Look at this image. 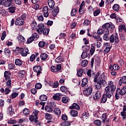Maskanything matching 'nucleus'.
Masks as SVG:
<instances>
[{
    "label": "nucleus",
    "instance_id": "7ed1b4c3",
    "mask_svg": "<svg viewBox=\"0 0 126 126\" xmlns=\"http://www.w3.org/2000/svg\"><path fill=\"white\" fill-rule=\"evenodd\" d=\"M126 93V86H124L121 90L117 88L115 97L117 100H119V98L121 97V95H125Z\"/></svg>",
    "mask_w": 126,
    "mask_h": 126
},
{
    "label": "nucleus",
    "instance_id": "a878e982",
    "mask_svg": "<svg viewBox=\"0 0 126 126\" xmlns=\"http://www.w3.org/2000/svg\"><path fill=\"white\" fill-rule=\"evenodd\" d=\"M54 112L55 115H57V116H60L61 114H62V111H61V109L60 108H55L54 109Z\"/></svg>",
    "mask_w": 126,
    "mask_h": 126
},
{
    "label": "nucleus",
    "instance_id": "6e6552de",
    "mask_svg": "<svg viewBox=\"0 0 126 126\" xmlns=\"http://www.w3.org/2000/svg\"><path fill=\"white\" fill-rule=\"evenodd\" d=\"M92 92H93V88L92 87H90L86 90L83 91V94L85 96L88 97V96H90L91 94H92Z\"/></svg>",
    "mask_w": 126,
    "mask_h": 126
},
{
    "label": "nucleus",
    "instance_id": "6ab92c4d",
    "mask_svg": "<svg viewBox=\"0 0 126 126\" xmlns=\"http://www.w3.org/2000/svg\"><path fill=\"white\" fill-rule=\"evenodd\" d=\"M101 98V92L97 91L94 95L93 99L94 100H97V99H100Z\"/></svg>",
    "mask_w": 126,
    "mask_h": 126
},
{
    "label": "nucleus",
    "instance_id": "f3484780",
    "mask_svg": "<svg viewBox=\"0 0 126 126\" xmlns=\"http://www.w3.org/2000/svg\"><path fill=\"white\" fill-rule=\"evenodd\" d=\"M62 96H63V94H62L57 93L53 96V98L54 100L59 101V100H61V99L62 98Z\"/></svg>",
    "mask_w": 126,
    "mask_h": 126
},
{
    "label": "nucleus",
    "instance_id": "39448f33",
    "mask_svg": "<svg viewBox=\"0 0 126 126\" xmlns=\"http://www.w3.org/2000/svg\"><path fill=\"white\" fill-rule=\"evenodd\" d=\"M16 49H17L16 50L18 51V53L19 54H21L22 57H26L27 55H28V53H29V50L27 48H19V47H17Z\"/></svg>",
    "mask_w": 126,
    "mask_h": 126
},
{
    "label": "nucleus",
    "instance_id": "f704fd0d",
    "mask_svg": "<svg viewBox=\"0 0 126 126\" xmlns=\"http://www.w3.org/2000/svg\"><path fill=\"white\" fill-rule=\"evenodd\" d=\"M112 8L115 11H119V10L120 9V5L118 4H115L113 6Z\"/></svg>",
    "mask_w": 126,
    "mask_h": 126
},
{
    "label": "nucleus",
    "instance_id": "0e129e2a",
    "mask_svg": "<svg viewBox=\"0 0 126 126\" xmlns=\"http://www.w3.org/2000/svg\"><path fill=\"white\" fill-rule=\"evenodd\" d=\"M94 123L96 126H101V121H100V120H95L94 122Z\"/></svg>",
    "mask_w": 126,
    "mask_h": 126
},
{
    "label": "nucleus",
    "instance_id": "bf43d9fd",
    "mask_svg": "<svg viewBox=\"0 0 126 126\" xmlns=\"http://www.w3.org/2000/svg\"><path fill=\"white\" fill-rule=\"evenodd\" d=\"M120 81L125 84V83H126V76H123L122 78L120 80Z\"/></svg>",
    "mask_w": 126,
    "mask_h": 126
},
{
    "label": "nucleus",
    "instance_id": "4c0bfd02",
    "mask_svg": "<svg viewBox=\"0 0 126 126\" xmlns=\"http://www.w3.org/2000/svg\"><path fill=\"white\" fill-rule=\"evenodd\" d=\"M107 28H102V29H99L97 31V34L98 35H102V34H104L105 32H104V29H106Z\"/></svg>",
    "mask_w": 126,
    "mask_h": 126
},
{
    "label": "nucleus",
    "instance_id": "338daca9",
    "mask_svg": "<svg viewBox=\"0 0 126 126\" xmlns=\"http://www.w3.org/2000/svg\"><path fill=\"white\" fill-rule=\"evenodd\" d=\"M121 114L123 119H125L126 118V111H123L121 112Z\"/></svg>",
    "mask_w": 126,
    "mask_h": 126
},
{
    "label": "nucleus",
    "instance_id": "473e14b6",
    "mask_svg": "<svg viewBox=\"0 0 126 126\" xmlns=\"http://www.w3.org/2000/svg\"><path fill=\"white\" fill-rule=\"evenodd\" d=\"M108 86L110 87V88H112L113 89H116V86L114 85V83L112 81H109L108 82Z\"/></svg>",
    "mask_w": 126,
    "mask_h": 126
},
{
    "label": "nucleus",
    "instance_id": "0eeeda50",
    "mask_svg": "<svg viewBox=\"0 0 126 126\" xmlns=\"http://www.w3.org/2000/svg\"><path fill=\"white\" fill-rule=\"evenodd\" d=\"M39 38V35L37 33H34L31 36L27 41V44H31L33 41H35Z\"/></svg>",
    "mask_w": 126,
    "mask_h": 126
},
{
    "label": "nucleus",
    "instance_id": "052dcab7",
    "mask_svg": "<svg viewBox=\"0 0 126 126\" xmlns=\"http://www.w3.org/2000/svg\"><path fill=\"white\" fill-rule=\"evenodd\" d=\"M51 70L52 72H57L58 71V69H57V67L54 66H52L51 67Z\"/></svg>",
    "mask_w": 126,
    "mask_h": 126
},
{
    "label": "nucleus",
    "instance_id": "3c124183",
    "mask_svg": "<svg viewBox=\"0 0 126 126\" xmlns=\"http://www.w3.org/2000/svg\"><path fill=\"white\" fill-rule=\"evenodd\" d=\"M6 14V11H5L4 9L0 10V15L1 16H5Z\"/></svg>",
    "mask_w": 126,
    "mask_h": 126
},
{
    "label": "nucleus",
    "instance_id": "20e7f679",
    "mask_svg": "<svg viewBox=\"0 0 126 126\" xmlns=\"http://www.w3.org/2000/svg\"><path fill=\"white\" fill-rule=\"evenodd\" d=\"M116 91L115 89L110 88L109 86H107L105 89V94L108 96V99L112 98L113 96V92Z\"/></svg>",
    "mask_w": 126,
    "mask_h": 126
},
{
    "label": "nucleus",
    "instance_id": "9d476101",
    "mask_svg": "<svg viewBox=\"0 0 126 126\" xmlns=\"http://www.w3.org/2000/svg\"><path fill=\"white\" fill-rule=\"evenodd\" d=\"M33 71L36 72L37 76H39L42 73V67L41 66H36L33 67Z\"/></svg>",
    "mask_w": 126,
    "mask_h": 126
},
{
    "label": "nucleus",
    "instance_id": "a211bd4d",
    "mask_svg": "<svg viewBox=\"0 0 126 126\" xmlns=\"http://www.w3.org/2000/svg\"><path fill=\"white\" fill-rule=\"evenodd\" d=\"M47 3L48 4L49 7L50 8H54L55 7V1L53 0H48Z\"/></svg>",
    "mask_w": 126,
    "mask_h": 126
},
{
    "label": "nucleus",
    "instance_id": "423d86ee",
    "mask_svg": "<svg viewBox=\"0 0 126 126\" xmlns=\"http://www.w3.org/2000/svg\"><path fill=\"white\" fill-rule=\"evenodd\" d=\"M94 82L97 83L98 84H100L101 85H103L104 83H107L106 80L103 79L102 78H98L97 76V75H95L94 78Z\"/></svg>",
    "mask_w": 126,
    "mask_h": 126
},
{
    "label": "nucleus",
    "instance_id": "603ef678",
    "mask_svg": "<svg viewBox=\"0 0 126 126\" xmlns=\"http://www.w3.org/2000/svg\"><path fill=\"white\" fill-rule=\"evenodd\" d=\"M101 119H102V122L105 123V121H106V120H107V114H106L105 113L102 114Z\"/></svg>",
    "mask_w": 126,
    "mask_h": 126
},
{
    "label": "nucleus",
    "instance_id": "37998d69",
    "mask_svg": "<svg viewBox=\"0 0 126 126\" xmlns=\"http://www.w3.org/2000/svg\"><path fill=\"white\" fill-rule=\"evenodd\" d=\"M61 126H70V122L68 121H65L61 124Z\"/></svg>",
    "mask_w": 126,
    "mask_h": 126
},
{
    "label": "nucleus",
    "instance_id": "13d9d810",
    "mask_svg": "<svg viewBox=\"0 0 126 126\" xmlns=\"http://www.w3.org/2000/svg\"><path fill=\"white\" fill-rule=\"evenodd\" d=\"M91 22L89 20H85L84 22V25H85V26H88V25H90Z\"/></svg>",
    "mask_w": 126,
    "mask_h": 126
},
{
    "label": "nucleus",
    "instance_id": "393cba45",
    "mask_svg": "<svg viewBox=\"0 0 126 126\" xmlns=\"http://www.w3.org/2000/svg\"><path fill=\"white\" fill-rule=\"evenodd\" d=\"M15 63L16 65H19V66H20V65H22L23 62L20 59H17L15 61Z\"/></svg>",
    "mask_w": 126,
    "mask_h": 126
},
{
    "label": "nucleus",
    "instance_id": "bb28decb",
    "mask_svg": "<svg viewBox=\"0 0 126 126\" xmlns=\"http://www.w3.org/2000/svg\"><path fill=\"white\" fill-rule=\"evenodd\" d=\"M40 59H41L42 61H45V60L48 59V54H47L46 53L41 54Z\"/></svg>",
    "mask_w": 126,
    "mask_h": 126
},
{
    "label": "nucleus",
    "instance_id": "09e8293b",
    "mask_svg": "<svg viewBox=\"0 0 126 126\" xmlns=\"http://www.w3.org/2000/svg\"><path fill=\"white\" fill-rule=\"evenodd\" d=\"M4 54L6 56H9L10 55V50L7 48H5L4 50Z\"/></svg>",
    "mask_w": 126,
    "mask_h": 126
},
{
    "label": "nucleus",
    "instance_id": "c9c22d12",
    "mask_svg": "<svg viewBox=\"0 0 126 126\" xmlns=\"http://www.w3.org/2000/svg\"><path fill=\"white\" fill-rule=\"evenodd\" d=\"M83 74V69L82 68L79 69L77 71V75L79 77H81Z\"/></svg>",
    "mask_w": 126,
    "mask_h": 126
},
{
    "label": "nucleus",
    "instance_id": "b1692460",
    "mask_svg": "<svg viewBox=\"0 0 126 126\" xmlns=\"http://www.w3.org/2000/svg\"><path fill=\"white\" fill-rule=\"evenodd\" d=\"M7 87L5 89V95H7V94H9L10 92H11V90H10V88H11V86L9 87L8 86H6Z\"/></svg>",
    "mask_w": 126,
    "mask_h": 126
},
{
    "label": "nucleus",
    "instance_id": "49530a36",
    "mask_svg": "<svg viewBox=\"0 0 126 126\" xmlns=\"http://www.w3.org/2000/svg\"><path fill=\"white\" fill-rule=\"evenodd\" d=\"M68 100H69V98L67 96H65L62 98L63 103H66L68 102Z\"/></svg>",
    "mask_w": 126,
    "mask_h": 126
},
{
    "label": "nucleus",
    "instance_id": "58836bf2",
    "mask_svg": "<svg viewBox=\"0 0 126 126\" xmlns=\"http://www.w3.org/2000/svg\"><path fill=\"white\" fill-rule=\"evenodd\" d=\"M50 32V29L48 28H44L42 31V33L43 35H48Z\"/></svg>",
    "mask_w": 126,
    "mask_h": 126
},
{
    "label": "nucleus",
    "instance_id": "69168bd1",
    "mask_svg": "<svg viewBox=\"0 0 126 126\" xmlns=\"http://www.w3.org/2000/svg\"><path fill=\"white\" fill-rule=\"evenodd\" d=\"M45 45V42L44 41H40L38 43V46L40 48H43V47H44Z\"/></svg>",
    "mask_w": 126,
    "mask_h": 126
},
{
    "label": "nucleus",
    "instance_id": "ea45409f",
    "mask_svg": "<svg viewBox=\"0 0 126 126\" xmlns=\"http://www.w3.org/2000/svg\"><path fill=\"white\" fill-rule=\"evenodd\" d=\"M45 119H46V120H52L53 119V116L51 114L46 113Z\"/></svg>",
    "mask_w": 126,
    "mask_h": 126
},
{
    "label": "nucleus",
    "instance_id": "aec40b11",
    "mask_svg": "<svg viewBox=\"0 0 126 126\" xmlns=\"http://www.w3.org/2000/svg\"><path fill=\"white\" fill-rule=\"evenodd\" d=\"M69 109H70V110H72V109L79 110V109H80V107L79 106V105H78V104L74 103L72 104V106H69Z\"/></svg>",
    "mask_w": 126,
    "mask_h": 126
},
{
    "label": "nucleus",
    "instance_id": "7c9ffc66",
    "mask_svg": "<svg viewBox=\"0 0 126 126\" xmlns=\"http://www.w3.org/2000/svg\"><path fill=\"white\" fill-rule=\"evenodd\" d=\"M90 54L91 56H93L94 53H95V46L93 44L91 45V48L90 51Z\"/></svg>",
    "mask_w": 126,
    "mask_h": 126
},
{
    "label": "nucleus",
    "instance_id": "4d7b16f0",
    "mask_svg": "<svg viewBox=\"0 0 126 126\" xmlns=\"http://www.w3.org/2000/svg\"><path fill=\"white\" fill-rule=\"evenodd\" d=\"M82 116L83 119H88V117H89V113L87 112H85L83 113Z\"/></svg>",
    "mask_w": 126,
    "mask_h": 126
},
{
    "label": "nucleus",
    "instance_id": "864d4df0",
    "mask_svg": "<svg viewBox=\"0 0 126 126\" xmlns=\"http://www.w3.org/2000/svg\"><path fill=\"white\" fill-rule=\"evenodd\" d=\"M94 86L97 90H99L101 89V87H102L101 85L98 84V83H96V82L94 84Z\"/></svg>",
    "mask_w": 126,
    "mask_h": 126
},
{
    "label": "nucleus",
    "instance_id": "c85d7f7f",
    "mask_svg": "<svg viewBox=\"0 0 126 126\" xmlns=\"http://www.w3.org/2000/svg\"><path fill=\"white\" fill-rule=\"evenodd\" d=\"M7 112L10 114V115H13L14 111L12 108V105H10L9 107H8Z\"/></svg>",
    "mask_w": 126,
    "mask_h": 126
},
{
    "label": "nucleus",
    "instance_id": "de8ad7c7",
    "mask_svg": "<svg viewBox=\"0 0 126 126\" xmlns=\"http://www.w3.org/2000/svg\"><path fill=\"white\" fill-rule=\"evenodd\" d=\"M63 58L61 56H58L56 59L55 62L56 63H62L63 62Z\"/></svg>",
    "mask_w": 126,
    "mask_h": 126
},
{
    "label": "nucleus",
    "instance_id": "412c9836",
    "mask_svg": "<svg viewBox=\"0 0 126 126\" xmlns=\"http://www.w3.org/2000/svg\"><path fill=\"white\" fill-rule=\"evenodd\" d=\"M93 37L94 39H95L96 41H102V38H101V36L97 33H94Z\"/></svg>",
    "mask_w": 126,
    "mask_h": 126
},
{
    "label": "nucleus",
    "instance_id": "f257e3e1",
    "mask_svg": "<svg viewBox=\"0 0 126 126\" xmlns=\"http://www.w3.org/2000/svg\"><path fill=\"white\" fill-rule=\"evenodd\" d=\"M102 28H106L103 30V32H104V34L103 36V39L105 41H109L110 40V43H114L115 42V44H119L120 43V40L119 39V36L118 33H116L115 34H112L110 37L109 36L110 34V31L109 29L111 28V30H114L115 29V25L112 23H107L102 26Z\"/></svg>",
    "mask_w": 126,
    "mask_h": 126
},
{
    "label": "nucleus",
    "instance_id": "72a5a7b5",
    "mask_svg": "<svg viewBox=\"0 0 126 126\" xmlns=\"http://www.w3.org/2000/svg\"><path fill=\"white\" fill-rule=\"evenodd\" d=\"M88 64V61L86 60H83L81 63V65L83 67H85Z\"/></svg>",
    "mask_w": 126,
    "mask_h": 126
},
{
    "label": "nucleus",
    "instance_id": "680f3d73",
    "mask_svg": "<svg viewBox=\"0 0 126 126\" xmlns=\"http://www.w3.org/2000/svg\"><path fill=\"white\" fill-rule=\"evenodd\" d=\"M77 11V10H76V9H73L71 12V16H74V15H75V14H76Z\"/></svg>",
    "mask_w": 126,
    "mask_h": 126
},
{
    "label": "nucleus",
    "instance_id": "2eb2a0df",
    "mask_svg": "<svg viewBox=\"0 0 126 126\" xmlns=\"http://www.w3.org/2000/svg\"><path fill=\"white\" fill-rule=\"evenodd\" d=\"M45 29V26L43 24H40L38 25V29L36 30L38 34H42L43 33V30Z\"/></svg>",
    "mask_w": 126,
    "mask_h": 126
},
{
    "label": "nucleus",
    "instance_id": "a18cd8bd",
    "mask_svg": "<svg viewBox=\"0 0 126 126\" xmlns=\"http://www.w3.org/2000/svg\"><path fill=\"white\" fill-rule=\"evenodd\" d=\"M47 97L46 95L43 94L39 97V100H40V101H46L47 100Z\"/></svg>",
    "mask_w": 126,
    "mask_h": 126
},
{
    "label": "nucleus",
    "instance_id": "6e6d98bb",
    "mask_svg": "<svg viewBox=\"0 0 126 126\" xmlns=\"http://www.w3.org/2000/svg\"><path fill=\"white\" fill-rule=\"evenodd\" d=\"M35 87L36 89H41L42 88V84L40 83H37L35 84Z\"/></svg>",
    "mask_w": 126,
    "mask_h": 126
},
{
    "label": "nucleus",
    "instance_id": "dca6fc26",
    "mask_svg": "<svg viewBox=\"0 0 126 126\" xmlns=\"http://www.w3.org/2000/svg\"><path fill=\"white\" fill-rule=\"evenodd\" d=\"M87 83H88V79H87L86 78H83L82 80V87L87 88V87H88V85H87Z\"/></svg>",
    "mask_w": 126,
    "mask_h": 126
},
{
    "label": "nucleus",
    "instance_id": "c03bdc74",
    "mask_svg": "<svg viewBox=\"0 0 126 126\" xmlns=\"http://www.w3.org/2000/svg\"><path fill=\"white\" fill-rule=\"evenodd\" d=\"M82 50L84 52H89L90 50V47L88 46H85L82 47Z\"/></svg>",
    "mask_w": 126,
    "mask_h": 126
},
{
    "label": "nucleus",
    "instance_id": "8fccbe9b",
    "mask_svg": "<svg viewBox=\"0 0 126 126\" xmlns=\"http://www.w3.org/2000/svg\"><path fill=\"white\" fill-rule=\"evenodd\" d=\"M100 12H101V10L100 9H98L95 10V11L94 12V16H97L100 14Z\"/></svg>",
    "mask_w": 126,
    "mask_h": 126
},
{
    "label": "nucleus",
    "instance_id": "cd10ccee",
    "mask_svg": "<svg viewBox=\"0 0 126 126\" xmlns=\"http://www.w3.org/2000/svg\"><path fill=\"white\" fill-rule=\"evenodd\" d=\"M18 41L20 42L24 43L25 42V38L22 35H19L17 37Z\"/></svg>",
    "mask_w": 126,
    "mask_h": 126
},
{
    "label": "nucleus",
    "instance_id": "e433bc0d",
    "mask_svg": "<svg viewBox=\"0 0 126 126\" xmlns=\"http://www.w3.org/2000/svg\"><path fill=\"white\" fill-rule=\"evenodd\" d=\"M25 75V71L24 70H20L18 73V76L20 78H22Z\"/></svg>",
    "mask_w": 126,
    "mask_h": 126
},
{
    "label": "nucleus",
    "instance_id": "5fc2aeb1",
    "mask_svg": "<svg viewBox=\"0 0 126 126\" xmlns=\"http://www.w3.org/2000/svg\"><path fill=\"white\" fill-rule=\"evenodd\" d=\"M60 90L62 91V92H66L67 91V88L64 86H62L60 88Z\"/></svg>",
    "mask_w": 126,
    "mask_h": 126
},
{
    "label": "nucleus",
    "instance_id": "e2e57ef3",
    "mask_svg": "<svg viewBox=\"0 0 126 126\" xmlns=\"http://www.w3.org/2000/svg\"><path fill=\"white\" fill-rule=\"evenodd\" d=\"M111 50V47H106L104 50V54H108Z\"/></svg>",
    "mask_w": 126,
    "mask_h": 126
},
{
    "label": "nucleus",
    "instance_id": "a19ab883",
    "mask_svg": "<svg viewBox=\"0 0 126 126\" xmlns=\"http://www.w3.org/2000/svg\"><path fill=\"white\" fill-rule=\"evenodd\" d=\"M17 96H18V93L15 92L11 94V95H10V98H11L12 99H14L16 98Z\"/></svg>",
    "mask_w": 126,
    "mask_h": 126
},
{
    "label": "nucleus",
    "instance_id": "774afa93",
    "mask_svg": "<svg viewBox=\"0 0 126 126\" xmlns=\"http://www.w3.org/2000/svg\"><path fill=\"white\" fill-rule=\"evenodd\" d=\"M82 59H85V58H87V53L86 52H83L81 55Z\"/></svg>",
    "mask_w": 126,
    "mask_h": 126
},
{
    "label": "nucleus",
    "instance_id": "f03ea898",
    "mask_svg": "<svg viewBox=\"0 0 126 126\" xmlns=\"http://www.w3.org/2000/svg\"><path fill=\"white\" fill-rule=\"evenodd\" d=\"M11 73L9 71H5L4 73V77L6 81V86L10 87L11 85V78H10Z\"/></svg>",
    "mask_w": 126,
    "mask_h": 126
},
{
    "label": "nucleus",
    "instance_id": "2f4dec72",
    "mask_svg": "<svg viewBox=\"0 0 126 126\" xmlns=\"http://www.w3.org/2000/svg\"><path fill=\"white\" fill-rule=\"evenodd\" d=\"M45 110L46 112H47L48 113H52L53 112V108L51 107V106H45Z\"/></svg>",
    "mask_w": 126,
    "mask_h": 126
},
{
    "label": "nucleus",
    "instance_id": "5701e85b",
    "mask_svg": "<svg viewBox=\"0 0 126 126\" xmlns=\"http://www.w3.org/2000/svg\"><path fill=\"white\" fill-rule=\"evenodd\" d=\"M49 85L53 87V88H57L59 86V82L56 81L55 82H51L49 83Z\"/></svg>",
    "mask_w": 126,
    "mask_h": 126
},
{
    "label": "nucleus",
    "instance_id": "4be33fe9",
    "mask_svg": "<svg viewBox=\"0 0 126 126\" xmlns=\"http://www.w3.org/2000/svg\"><path fill=\"white\" fill-rule=\"evenodd\" d=\"M31 27L32 30H36L38 28V25H37V23L35 21H33L31 24Z\"/></svg>",
    "mask_w": 126,
    "mask_h": 126
},
{
    "label": "nucleus",
    "instance_id": "4468645a",
    "mask_svg": "<svg viewBox=\"0 0 126 126\" xmlns=\"http://www.w3.org/2000/svg\"><path fill=\"white\" fill-rule=\"evenodd\" d=\"M12 1H13V0H3V4L6 7H8V6L11 5Z\"/></svg>",
    "mask_w": 126,
    "mask_h": 126
},
{
    "label": "nucleus",
    "instance_id": "ddd939ff",
    "mask_svg": "<svg viewBox=\"0 0 126 126\" xmlns=\"http://www.w3.org/2000/svg\"><path fill=\"white\" fill-rule=\"evenodd\" d=\"M42 11L43 13V15L44 17H49V7L48 6H45L43 8Z\"/></svg>",
    "mask_w": 126,
    "mask_h": 126
},
{
    "label": "nucleus",
    "instance_id": "9b49d317",
    "mask_svg": "<svg viewBox=\"0 0 126 126\" xmlns=\"http://www.w3.org/2000/svg\"><path fill=\"white\" fill-rule=\"evenodd\" d=\"M29 119L30 122H34L35 124H38V125H40V122L38 121V118L33 115H30Z\"/></svg>",
    "mask_w": 126,
    "mask_h": 126
},
{
    "label": "nucleus",
    "instance_id": "79ce46f5",
    "mask_svg": "<svg viewBox=\"0 0 126 126\" xmlns=\"http://www.w3.org/2000/svg\"><path fill=\"white\" fill-rule=\"evenodd\" d=\"M9 12L10 13H14L15 12V7L11 6L8 8Z\"/></svg>",
    "mask_w": 126,
    "mask_h": 126
},
{
    "label": "nucleus",
    "instance_id": "c756f323",
    "mask_svg": "<svg viewBox=\"0 0 126 126\" xmlns=\"http://www.w3.org/2000/svg\"><path fill=\"white\" fill-rule=\"evenodd\" d=\"M77 114H78V112H77V111L76 110H71L70 111V114L72 117H76Z\"/></svg>",
    "mask_w": 126,
    "mask_h": 126
},
{
    "label": "nucleus",
    "instance_id": "f8f14e48",
    "mask_svg": "<svg viewBox=\"0 0 126 126\" xmlns=\"http://www.w3.org/2000/svg\"><path fill=\"white\" fill-rule=\"evenodd\" d=\"M24 23V20L21 17L18 18L15 22V24L16 25H19V26L23 25Z\"/></svg>",
    "mask_w": 126,
    "mask_h": 126
},
{
    "label": "nucleus",
    "instance_id": "1a4fd4ad",
    "mask_svg": "<svg viewBox=\"0 0 126 126\" xmlns=\"http://www.w3.org/2000/svg\"><path fill=\"white\" fill-rule=\"evenodd\" d=\"M108 98V95L106 94H104L102 96V97L101 100V103H102V104H104V103H106V102H108V103H112V99H109Z\"/></svg>",
    "mask_w": 126,
    "mask_h": 126
}]
</instances>
